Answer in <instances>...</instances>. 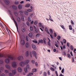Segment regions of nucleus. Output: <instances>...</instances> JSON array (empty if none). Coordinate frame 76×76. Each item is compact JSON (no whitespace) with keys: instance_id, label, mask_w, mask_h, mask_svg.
Wrapping results in <instances>:
<instances>
[{"instance_id":"nucleus-9","label":"nucleus","mask_w":76,"mask_h":76,"mask_svg":"<svg viewBox=\"0 0 76 76\" xmlns=\"http://www.w3.org/2000/svg\"><path fill=\"white\" fill-rule=\"evenodd\" d=\"M32 48L34 50H36V49H37V47H36V46H35V45L34 44H32Z\"/></svg>"},{"instance_id":"nucleus-16","label":"nucleus","mask_w":76,"mask_h":76,"mask_svg":"<svg viewBox=\"0 0 76 76\" xmlns=\"http://www.w3.org/2000/svg\"><path fill=\"white\" fill-rule=\"evenodd\" d=\"M43 42V40H42V39L39 40L38 44H39V43H42Z\"/></svg>"},{"instance_id":"nucleus-56","label":"nucleus","mask_w":76,"mask_h":76,"mask_svg":"<svg viewBox=\"0 0 76 76\" xmlns=\"http://www.w3.org/2000/svg\"><path fill=\"white\" fill-rule=\"evenodd\" d=\"M54 36L55 37H57V34L56 33H54Z\"/></svg>"},{"instance_id":"nucleus-64","label":"nucleus","mask_w":76,"mask_h":76,"mask_svg":"<svg viewBox=\"0 0 76 76\" xmlns=\"http://www.w3.org/2000/svg\"><path fill=\"white\" fill-rule=\"evenodd\" d=\"M61 72V73H64V68H63V69H62V70Z\"/></svg>"},{"instance_id":"nucleus-30","label":"nucleus","mask_w":76,"mask_h":76,"mask_svg":"<svg viewBox=\"0 0 76 76\" xmlns=\"http://www.w3.org/2000/svg\"><path fill=\"white\" fill-rule=\"evenodd\" d=\"M32 71L33 72H37V69L36 68L32 70Z\"/></svg>"},{"instance_id":"nucleus-15","label":"nucleus","mask_w":76,"mask_h":76,"mask_svg":"<svg viewBox=\"0 0 76 76\" xmlns=\"http://www.w3.org/2000/svg\"><path fill=\"white\" fill-rule=\"evenodd\" d=\"M12 72L13 75H15L16 73V69L12 70Z\"/></svg>"},{"instance_id":"nucleus-42","label":"nucleus","mask_w":76,"mask_h":76,"mask_svg":"<svg viewBox=\"0 0 76 76\" xmlns=\"http://www.w3.org/2000/svg\"><path fill=\"white\" fill-rule=\"evenodd\" d=\"M0 26H1V27L2 28H3V29H4V27H3V26L2 24L1 23H0Z\"/></svg>"},{"instance_id":"nucleus-26","label":"nucleus","mask_w":76,"mask_h":76,"mask_svg":"<svg viewBox=\"0 0 76 76\" xmlns=\"http://www.w3.org/2000/svg\"><path fill=\"white\" fill-rule=\"evenodd\" d=\"M43 39L44 43L45 44H46V39H45V38H43Z\"/></svg>"},{"instance_id":"nucleus-39","label":"nucleus","mask_w":76,"mask_h":76,"mask_svg":"<svg viewBox=\"0 0 76 76\" xmlns=\"http://www.w3.org/2000/svg\"><path fill=\"white\" fill-rule=\"evenodd\" d=\"M63 41L64 43V44H66V39H63Z\"/></svg>"},{"instance_id":"nucleus-34","label":"nucleus","mask_w":76,"mask_h":76,"mask_svg":"<svg viewBox=\"0 0 76 76\" xmlns=\"http://www.w3.org/2000/svg\"><path fill=\"white\" fill-rule=\"evenodd\" d=\"M28 12H31L32 11V9H28L27 10Z\"/></svg>"},{"instance_id":"nucleus-3","label":"nucleus","mask_w":76,"mask_h":76,"mask_svg":"<svg viewBox=\"0 0 76 76\" xmlns=\"http://www.w3.org/2000/svg\"><path fill=\"white\" fill-rule=\"evenodd\" d=\"M28 70H30L31 69V68L29 64H28L26 66V67L24 68V71L25 73H27L28 72Z\"/></svg>"},{"instance_id":"nucleus-54","label":"nucleus","mask_w":76,"mask_h":76,"mask_svg":"<svg viewBox=\"0 0 76 76\" xmlns=\"http://www.w3.org/2000/svg\"><path fill=\"white\" fill-rule=\"evenodd\" d=\"M31 63H33V64H34L35 63V61L34 60H32L31 61Z\"/></svg>"},{"instance_id":"nucleus-7","label":"nucleus","mask_w":76,"mask_h":76,"mask_svg":"<svg viewBox=\"0 0 76 76\" xmlns=\"http://www.w3.org/2000/svg\"><path fill=\"white\" fill-rule=\"evenodd\" d=\"M25 41L23 40H21L20 42V43L22 45H25Z\"/></svg>"},{"instance_id":"nucleus-11","label":"nucleus","mask_w":76,"mask_h":76,"mask_svg":"<svg viewBox=\"0 0 76 76\" xmlns=\"http://www.w3.org/2000/svg\"><path fill=\"white\" fill-rule=\"evenodd\" d=\"M29 47V43L27 42L26 44V48H28Z\"/></svg>"},{"instance_id":"nucleus-2","label":"nucleus","mask_w":76,"mask_h":76,"mask_svg":"<svg viewBox=\"0 0 76 76\" xmlns=\"http://www.w3.org/2000/svg\"><path fill=\"white\" fill-rule=\"evenodd\" d=\"M8 58L5 59V61L6 63L8 64L9 63V59L10 60H13L14 58L12 56H8Z\"/></svg>"},{"instance_id":"nucleus-1","label":"nucleus","mask_w":76,"mask_h":76,"mask_svg":"<svg viewBox=\"0 0 76 76\" xmlns=\"http://www.w3.org/2000/svg\"><path fill=\"white\" fill-rule=\"evenodd\" d=\"M32 55H33L37 59V53L35 51H33L32 52H30V56L31 57H32Z\"/></svg>"},{"instance_id":"nucleus-10","label":"nucleus","mask_w":76,"mask_h":76,"mask_svg":"<svg viewBox=\"0 0 76 76\" xmlns=\"http://www.w3.org/2000/svg\"><path fill=\"white\" fill-rule=\"evenodd\" d=\"M4 2L6 4H9L10 3V1L8 0H5Z\"/></svg>"},{"instance_id":"nucleus-60","label":"nucleus","mask_w":76,"mask_h":76,"mask_svg":"<svg viewBox=\"0 0 76 76\" xmlns=\"http://www.w3.org/2000/svg\"><path fill=\"white\" fill-rule=\"evenodd\" d=\"M5 72L6 73H9V71L7 70H5Z\"/></svg>"},{"instance_id":"nucleus-23","label":"nucleus","mask_w":76,"mask_h":76,"mask_svg":"<svg viewBox=\"0 0 76 76\" xmlns=\"http://www.w3.org/2000/svg\"><path fill=\"white\" fill-rule=\"evenodd\" d=\"M28 36L31 38L32 37V34L31 33H30L28 34Z\"/></svg>"},{"instance_id":"nucleus-33","label":"nucleus","mask_w":76,"mask_h":76,"mask_svg":"<svg viewBox=\"0 0 76 76\" xmlns=\"http://www.w3.org/2000/svg\"><path fill=\"white\" fill-rule=\"evenodd\" d=\"M60 38H61V37L60 36H58L57 37V39H58V41L60 39Z\"/></svg>"},{"instance_id":"nucleus-18","label":"nucleus","mask_w":76,"mask_h":76,"mask_svg":"<svg viewBox=\"0 0 76 76\" xmlns=\"http://www.w3.org/2000/svg\"><path fill=\"white\" fill-rule=\"evenodd\" d=\"M17 20L19 22H20L21 20L20 18L18 17H17Z\"/></svg>"},{"instance_id":"nucleus-38","label":"nucleus","mask_w":76,"mask_h":76,"mask_svg":"<svg viewBox=\"0 0 76 76\" xmlns=\"http://www.w3.org/2000/svg\"><path fill=\"white\" fill-rule=\"evenodd\" d=\"M70 49L71 50H72V51H73V46L72 45L71 46Z\"/></svg>"},{"instance_id":"nucleus-8","label":"nucleus","mask_w":76,"mask_h":76,"mask_svg":"<svg viewBox=\"0 0 76 76\" xmlns=\"http://www.w3.org/2000/svg\"><path fill=\"white\" fill-rule=\"evenodd\" d=\"M14 21L15 25V26L16 27L17 30L18 31V23H17V22H16V21L15 20H14Z\"/></svg>"},{"instance_id":"nucleus-61","label":"nucleus","mask_w":76,"mask_h":76,"mask_svg":"<svg viewBox=\"0 0 76 76\" xmlns=\"http://www.w3.org/2000/svg\"><path fill=\"white\" fill-rule=\"evenodd\" d=\"M67 45L68 46V47H70V44H69V43L67 42Z\"/></svg>"},{"instance_id":"nucleus-32","label":"nucleus","mask_w":76,"mask_h":76,"mask_svg":"<svg viewBox=\"0 0 76 76\" xmlns=\"http://www.w3.org/2000/svg\"><path fill=\"white\" fill-rule=\"evenodd\" d=\"M60 26L62 29H65V28L64 27V26H63V25H61Z\"/></svg>"},{"instance_id":"nucleus-17","label":"nucleus","mask_w":76,"mask_h":76,"mask_svg":"<svg viewBox=\"0 0 76 76\" xmlns=\"http://www.w3.org/2000/svg\"><path fill=\"white\" fill-rule=\"evenodd\" d=\"M26 57H28V56H29V52L28 51H27L26 52Z\"/></svg>"},{"instance_id":"nucleus-19","label":"nucleus","mask_w":76,"mask_h":76,"mask_svg":"<svg viewBox=\"0 0 76 76\" xmlns=\"http://www.w3.org/2000/svg\"><path fill=\"white\" fill-rule=\"evenodd\" d=\"M18 70L19 72H21L22 68H21L20 67H18Z\"/></svg>"},{"instance_id":"nucleus-52","label":"nucleus","mask_w":76,"mask_h":76,"mask_svg":"<svg viewBox=\"0 0 76 76\" xmlns=\"http://www.w3.org/2000/svg\"><path fill=\"white\" fill-rule=\"evenodd\" d=\"M44 75L45 76H47V73L45 72H44Z\"/></svg>"},{"instance_id":"nucleus-22","label":"nucleus","mask_w":76,"mask_h":76,"mask_svg":"<svg viewBox=\"0 0 76 76\" xmlns=\"http://www.w3.org/2000/svg\"><path fill=\"white\" fill-rule=\"evenodd\" d=\"M6 67L7 68V69H10V66L8 65H6Z\"/></svg>"},{"instance_id":"nucleus-51","label":"nucleus","mask_w":76,"mask_h":76,"mask_svg":"<svg viewBox=\"0 0 76 76\" xmlns=\"http://www.w3.org/2000/svg\"><path fill=\"white\" fill-rule=\"evenodd\" d=\"M9 76H13V74H12V73H9Z\"/></svg>"},{"instance_id":"nucleus-27","label":"nucleus","mask_w":76,"mask_h":76,"mask_svg":"<svg viewBox=\"0 0 76 76\" xmlns=\"http://www.w3.org/2000/svg\"><path fill=\"white\" fill-rule=\"evenodd\" d=\"M50 69L51 70V71H52V72H54L55 71V69H54L52 67H51L50 68Z\"/></svg>"},{"instance_id":"nucleus-46","label":"nucleus","mask_w":76,"mask_h":76,"mask_svg":"<svg viewBox=\"0 0 76 76\" xmlns=\"http://www.w3.org/2000/svg\"><path fill=\"white\" fill-rule=\"evenodd\" d=\"M26 25H27V26H29V22L27 21L26 23Z\"/></svg>"},{"instance_id":"nucleus-21","label":"nucleus","mask_w":76,"mask_h":76,"mask_svg":"<svg viewBox=\"0 0 76 76\" xmlns=\"http://www.w3.org/2000/svg\"><path fill=\"white\" fill-rule=\"evenodd\" d=\"M18 7L19 9H21L22 8V6L21 4L19 5H18Z\"/></svg>"},{"instance_id":"nucleus-41","label":"nucleus","mask_w":76,"mask_h":76,"mask_svg":"<svg viewBox=\"0 0 76 76\" xmlns=\"http://www.w3.org/2000/svg\"><path fill=\"white\" fill-rule=\"evenodd\" d=\"M22 31L23 32H25V28H22Z\"/></svg>"},{"instance_id":"nucleus-12","label":"nucleus","mask_w":76,"mask_h":76,"mask_svg":"<svg viewBox=\"0 0 76 76\" xmlns=\"http://www.w3.org/2000/svg\"><path fill=\"white\" fill-rule=\"evenodd\" d=\"M24 64H28L29 63V60H26L24 61Z\"/></svg>"},{"instance_id":"nucleus-5","label":"nucleus","mask_w":76,"mask_h":76,"mask_svg":"<svg viewBox=\"0 0 76 76\" xmlns=\"http://www.w3.org/2000/svg\"><path fill=\"white\" fill-rule=\"evenodd\" d=\"M18 59L20 61H23V57L22 56H20L18 57Z\"/></svg>"},{"instance_id":"nucleus-49","label":"nucleus","mask_w":76,"mask_h":76,"mask_svg":"<svg viewBox=\"0 0 76 76\" xmlns=\"http://www.w3.org/2000/svg\"><path fill=\"white\" fill-rule=\"evenodd\" d=\"M55 73L56 75V76H58V73H57V71H55Z\"/></svg>"},{"instance_id":"nucleus-35","label":"nucleus","mask_w":76,"mask_h":76,"mask_svg":"<svg viewBox=\"0 0 76 76\" xmlns=\"http://www.w3.org/2000/svg\"><path fill=\"white\" fill-rule=\"evenodd\" d=\"M67 57L68 58H71V56H70V55L69 54H68L67 55Z\"/></svg>"},{"instance_id":"nucleus-25","label":"nucleus","mask_w":76,"mask_h":76,"mask_svg":"<svg viewBox=\"0 0 76 76\" xmlns=\"http://www.w3.org/2000/svg\"><path fill=\"white\" fill-rule=\"evenodd\" d=\"M28 20L29 21V22H31L32 21V19H31V18L30 17H28Z\"/></svg>"},{"instance_id":"nucleus-57","label":"nucleus","mask_w":76,"mask_h":76,"mask_svg":"<svg viewBox=\"0 0 76 76\" xmlns=\"http://www.w3.org/2000/svg\"><path fill=\"white\" fill-rule=\"evenodd\" d=\"M3 56H4L3 54H0V57H3Z\"/></svg>"},{"instance_id":"nucleus-40","label":"nucleus","mask_w":76,"mask_h":76,"mask_svg":"<svg viewBox=\"0 0 76 76\" xmlns=\"http://www.w3.org/2000/svg\"><path fill=\"white\" fill-rule=\"evenodd\" d=\"M24 13L25 15H28V12H26V11L24 12Z\"/></svg>"},{"instance_id":"nucleus-58","label":"nucleus","mask_w":76,"mask_h":76,"mask_svg":"<svg viewBox=\"0 0 76 76\" xmlns=\"http://www.w3.org/2000/svg\"><path fill=\"white\" fill-rule=\"evenodd\" d=\"M63 49L64 50H65V49H66V46H65V45H64L63 46Z\"/></svg>"},{"instance_id":"nucleus-50","label":"nucleus","mask_w":76,"mask_h":76,"mask_svg":"<svg viewBox=\"0 0 76 76\" xmlns=\"http://www.w3.org/2000/svg\"><path fill=\"white\" fill-rule=\"evenodd\" d=\"M39 26L40 27H41V26H42V24H41V23H39Z\"/></svg>"},{"instance_id":"nucleus-4","label":"nucleus","mask_w":76,"mask_h":76,"mask_svg":"<svg viewBox=\"0 0 76 76\" xmlns=\"http://www.w3.org/2000/svg\"><path fill=\"white\" fill-rule=\"evenodd\" d=\"M12 66L13 68H16L18 66L16 62H13L12 63Z\"/></svg>"},{"instance_id":"nucleus-31","label":"nucleus","mask_w":76,"mask_h":76,"mask_svg":"<svg viewBox=\"0 0 76 76\" xmlns=\"http://www.w3.org/2000/svg\"><path fill=\"white\" fill-rule=\"evenodd\" d=\"M50 34H53V30H52V29H50Z\"/></svg>"},{"instance_id":"nucleus-37","label":"nucleus","mask_w":76,"mask_h":76,"mask_svg":"<svg viewBox=\"0 0 76 76\" xmlns=\"http://www.w3.org/2000/svg\"><path fill=\"white\" fill-rule=\"evenodd\" d=\"M30 29L31 31H33V27H32L30 26Z\"/></svg>"},{"instance_id":"nucleus-59","label":"nucleus","mask_w":76,"mask_h":76,"mask_svg":"<svg viewBox=\"0 0 76 76\" xmlns=\"http://www.w3.org/2000/svg\"><path fill=\"white\" fill-rule=\"evenodd\" d=\"M48 75H50V70H48Z\"/></svg>"},{"instance_id":"nucleus-29","label":"nucleus","mask_w":76,"mask_h":76,"mask_svg":"<svg viewBox=\"0 0 76 76\" xmlns=\"http://www.w3.org/2000/svg\"><path fill=\"white\" fill-rule=\"evenodd\" d=\"M34 75V73H30L29 74L27 75V76H32L31 75Z\"/></svg>"},{"instance_id":"nucleus-28","label":"nucleus","mask_w":76,"mask_h":76,"mask_svg":"<svg viewBox=\"0 0 76 76\" xmlns=\"http://www.w3.org/2000/svg\"><path fill=\"white\" fill-rule=\"evenodd\" d=\"M26 41H29V37L26 36Z\"/></svg>"},{"instance_id":"nucleus-47","label":"nucleus","mask_w":76,"mask_h":76,"mask_svg":"<svg viewBox=\"0 0 76 76\" xmlns=\"http://www.w3.org/2000/svg\"><path fill=\"white\" fill-rule=\"evenodd\" d=\"M20 13L21 15H23V12L22 11H20Z\"/></svg>"},{"instance_id":"nucleus-24","label":"nucleus","mask_w":76,"mask_h":76,"mask_svg":"<svg viewBox=\"0 0 76 76\" xmlns=\"http://www.w3.org/2000/svg\"><path fill=\"white\" fill-rule=\"evenodd\" d=\"M30 6H31L30 4H28L25 5V7H30Z\"/></svg>"},{"instance_id":"nucleus-63","label":"nucleus","mask_w":76,"mask_h":76,"mask_svg":"<svg viewBox=\"0 0 76 76\" xmlns=\"http://www.w3.org/2000/svg\"><path fill=\"white\" fill-rule=\"evenodd\" d=\"M74 58L72 57V62L73 63V62H74Z\"/></svg>"},{"instance_id":"nucleus-55","label":"nucleus","mask_w":76,"mask_h":76,"mask_svg":"<svg viewBox=\"0 0 76 76\" xmlns=\"http://www.w3.org/2000/svg\"><path fill=\"white\" fill-rule=\"evenodd\" d=\"M35 31L37 33H38V29L36 28L35 29Z\"/></svg>"},{"instance_id":"nucleus-44","label":"nucleus","mask_w":76,"mask_h":76,"mask_svg":"<svg viewBox=\"0 0 76 76\" xmlns=\"http://www.w3.org/2000/svg\"><path fill=\"white\" fill-rule=\"evenodd\" d=\"M71 24H72V25H75V23H74V22H73V20H71Z\"/></svg>"},{"instance_id":"nucleus-36","label":"nucleus","mask_w":76,"mask_h":76,"mask_svg":"<svg viewBox=\"0 0 76 76\" xmlns=\"http://www.w3.org/2000/svg\"><path fill=\"white\" fill-rule=\"evenodd\" d=\"M69 29L70 30H72V26H69Z\"/></svg>"},{"instance_id":"nucleus-53","label":"nucleus","mask_w":76,"mask_h":76,"mask_svg":"<svg viewBox=\"0 0 76 76\" xmlns=\"http://www.w3.org/2000/svg\"><path fill=\"white\" fill-rule=\"evenodd\" d=\"M48 44L49 46H51V44H50V42H48Z\"/></svg>"},{"instance_id":"nucleus-48","label":"nucleus","mask_w":76,"mask_h":76,"mask_svg":"<svg viewBox=\"0 0 76 76\" xmlns=\"http://www.w3.org/2000/svg\"><path fill=\"white\" fill-rule=\"evenodd\" d=\"M3 63L2 60H0V64H3Z\"/></svg>"},{"instance_id":"nucleus-45","label":"nucleus","mask_w":76,"mask_h":76,"mask_svg":"<svg viewBox=\"0 0 76 76\" xmlns=\"http://www.w3.org/2000/svg\"><path fill=\"white\" fill-rule=\"evenodd\" d=\"M21 20L23 21H24V17L22 16L21 18Z\"/></svg>"},{"instance_id":"nucleus-13","label":"nucleus","mask_w":76,"mask_h":76,"mask_svg":"<svg viewBox=\"0 0 76 76\" xmlns=\"http://www.w3.org/2000/svg\"><path fill=\"white\" fill-rule=\"evenodd\" d=\"M45 31L47 32V34H50V33L49 31H48V28L47 27H45Z\"/></svg>"},{"instance_id":"nucleus-43","label":"nucleus","mask_w":76,"mask_h":76,"mask_svg":"<svg viewBox=\"0 0 76 76\" xmlns=\"http://www.w3.org/2000/svg\"><path fill=\"white\" fill-rule=\"evenodd\" d=\"M33 42H34V43H36V44L38 43V41H37L33 40Z\"/></svg>"},{"instance_id":"nucleus-6","label":"nucleus","mask_w":76,"mask_h":76,"mask_svg":"<svg viewBox=\"0 0 76 76\" xmlns=\"http://www.w3.org/2000/svg\"><path fill=\"white\" fill-rule=\"evenodd\" d=\"M19 64L20 66L23 67V66H24V65H25V63H24V62L21 61L20 62Z\"/></svg>"},{"instance_id":"nucleus-14","label":"nucleus","mask_w":76,"mask_h":76,"mask_svg":"<svg viewBox=\"0 0 76 76\" xmlns=\"http://www.w3.org/2000/svg\"><path fill=\"white\" fill-rule=\"evenodd\" d=\"M1 70L0 69V76H6V75L4 74H1Z\"/></svg>"},{"instance_id":"nucleus-62","label":"nucleus","mask_w":76,"mask_h":76,"mask_svg":"<svg viewBox=\"0 0 76 76\" xmlns=\"http://www.w3.org/2000/svg\"><path fill=\"white\" fill-rule=\"evenodd\" d=\"M50 36L51 38H52V39H53V35H52V34H50Z\"/></svg>"},{"instance_id":"nucleus-20","label":"nucleus","mask_w":76,"mask_h":76,"mask_svg":"<svg viewBox=\"0 0 76 76\" xmlns=\"http://www.w3.org/2000/svg\"><path fill=\"white\" fill-rule=\"evenodd\" d=\"M12 8L14 10H16V9H17L16 7V6H15L14 5H13L12 6Z\"/></svg>"}]
</instances>
